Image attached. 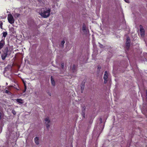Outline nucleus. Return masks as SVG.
<instances>
[{"label":"nucleus","mask_w":147,"mask_h":147,"mask_svg":"<svg viewBox=\"0 0 147 147\" xmlns=\"http://www.w3.org/2000/svg\"><path fill=\"white\" fill-rule=\"evenodd\" d=\"M51 9L49 8H43L41 9L39 12V14L43 18H46L49 17L50 15Z\"/></svg>","instance_id":"f257e3e1"},{"label":"nucleus","mask_w":147,"mask_h":147,"mask_svg":"<svg viewBox=\"0 0 147 147\" xmlns=\"http://www.w3.org/2000/svg\"><path fill=\"white\" fill-rule=\"evenodd\" d=\"M11 53V51L10 49H9L7 47L4 48L2 51V53L1 55V57L2 59L4 60L8 56L10 55Z\"/></svg>","instance_id":"f03ea898"},{"label":"nucleus","mask_w":147,"mask_h":147,"mask_svg":"<svg viewBox=\"0 0 147 147\" xmlns=\"http://www.w3.org/2000/svg\"><path fill=\"white\" fill-rule=\"evenodd\" d=\"M7 19L8 22L10 24H12L14 23L15 20L13 16L11 14H10L8 15Z\"/></svg>","instance_id":"7ed1b4c3"},{"label":"nucleus","mask_w":147,"mask_h":147,"mask_svg":"<svg viewBox=\"0 0 147 147\" xmlns=\"http://www.w3.org/2000/svg\"><path fill=\"white\" fill-rule=\"evenodd\" d=\"M108 74L107 71H105L103 76V79L104 80V83L105 84H106L108 81Z\"/></svg>","instance_id":"20e7f679"},{"label":"nucleus","mask_w":147,"mask_h":147,"mask_svg":"<svg viewBox=\"0 0 147 147\" xmlns=\"http://www.w3.org/2000/svg\"><path fill=\"white\" fill-rule=\"evenodd\" d=\"M45 123L47 128L48 129L50 125L49 123L50 122V120L49 119V117H47L45 119Z\"/></svg>","instance_id":"39448f33"},{"label":"nucleus","mask_w":147,"mask_h":147,"mask_svg":"<svg viewBox=\"0 0 147 147\" xmlns=\"http://www.w3.org/2000/svg\"><path fill=\"white\" fill-rule=\"evenodd\" d=\"M5 45V40L3 39H2L0 41V49H1Z\"/></svg>","instance_id":"423d86ee"},{"label":"nucleus","mask_w":147,"mask_h":147,"mask_svg":"<svg viewBox=\"0 0 147 147\" xmlns=\"http://www.w3.org/2000/svg\"><path fill=\"white\" fill-rule=\"evenodd\" d=\"M126 46L127 49H128L130 46V41H128L127 40H126Z\"/></svg>","instance_id":"0eeeda50"},{"label":"nucleus","mask_w":147,"mask_h":147,"mask_svg":"<svg viewBox=\"0 0 147 147\" xmlns=\"http://www.w3.org/2000/svg\"><path fill=\"white\" fill-rule=\"evenodd\" d=\"M85 83V82H82L81 85V91L82 93H83L84 89Z\"/></svg>","instance_id":"6e6552de"},{"label":"nucleus","mask_w":147,"mask_h":147,"mask_svg":"<svg viewBox=\"0 0 147 147\" xmlns=\"http://www.w3.org/2000/svg\"><path fill=\"white\" fill-rule=\"evenodd\" d=\"M51 80L52 85L54 86L55 85V82L54 79L53 78V76H51Z\"/></svg>","instance_id":"1a4fd4ad"},{"label":"nucleus","mask_w":147,"mask_h":147,"mask_svg":"<svg viewBox=\"0 0 147 147\" xmlns=\"http://www.w3.org/2000/svg\"><path fill=\"white\" fill-rule=\"evenodd\" d=\"M1 91L3 92V93H5L7 94H11V92L7 90H1Z\"/></svg>","instance_id":"9d476101"},{"label":"nucleus","mask_w":147,"mask_h":147,"mask_svg":"<svg viewBox=\"0 0 147 147\" xmlns=\"http://www.w3.org/2000/svg\"><path fill=\"white\" fill-rule=\"evenodd\" d=\"M34 141L35 143L37 144H39V140L38 137H36L34 138Z\"/></svg>","instance_id":"9b49d317"},{"label":"nucleus","mask_w":147,"mask_h":147,"mask_svg":"<svg viewBox=\"0 0 147 147\" xmlns=\"http://www.w3.org/2000/svg\"><path fill=\"white\" fill-rule=\"evenodd\" d=\"M82 30L84 32H87V30L86 29V26L85 24L84 23L82 25Z\"/></svg>","instance_id":"f8f14e48"},{"label":"nucleus","mask_w":147,"mask_h":147,"mask_svg":"<svg viewBox=\"0 0 147 147\" xmlns=\"http://www.w3.org/2000/svg\"><path fill=\"white\" fill-rule=\"evenodd\" d=\"M140 33L144 32V30L142 26L141 25L140 26Z\"/></svg>","instance_id":"ddd939ff"},{"label":"nucleus","mask_w":147,"mask_h":147,"mask_svg":"<svg viewBox=\"0 0 147 147\" xmlns=\"http://www.w3.org/2000/svg\"><path fill=\"white\" fill-rule=\"evenodd\" d=\"M3 116L4 114L0 110V120L2 119Z\"/></svg>","instance_id":"4468645a"},{"label":"nucleus","mask_w":147,"mask_h":147,"mask_svg":"<svg viewBox=\"0 0 147 147\" xmlns=\"http://www.w3.org/2000/svg\"><path fill=\"white\" fill-rule=\"evenodd\" d=\"M16 100L17 102L19 103L22 104L23 103L22 100L21 99H17Z\"/></svg>","instance_id":"2eb2a0df"},{"label":"nucleus","mask_w":147,"mask_h":147,"mask_svg":"<svg viewBox=\"0 0 147 147\" xmlns=\"http://www.w3.org/2000/svg\"><path fill=\"white\" fill-rule=\"evenodd\" d=\"M23 82L24 85V89L23 90V92H25L26 91V89H27V87H26V84L24 81H23Z\"/></svg>","instance_id":"dca6fc26"},{"label":"nucleus","mask_w":147,"mask_h":147,"mask_svg":"<svg viewBox=\"0 0 147 147\" xmlns=\"http://www.w3.org/2000/svg\"><path fill=\"white\" fill-rule=\"evenodd\" d=\"M2 34L3 36L5 38L6 36L7 35V33L6 32H3Z\"/></svg>","instance_id":"f3484780"},{"label":"nucleus","mask_w":147,"mask_h":147,"mask_svg":"<svg viewBox=\"0 0 147 147\" xmlns=\"http://www.w3.org/2000/svg\"><path fill=\"white\" fill-rule=\"evenodd\" d=\"M76 67L75 64H74L73 65L72 69L73 70V72H75L76 70Z\"/></svg>","instance_id":"a211bd4d"},{"label":"nucleus","mask_w":147,"mask_h":147,"mask_svg":"<svg viewBox=\"0 0 147 147\" xmlns=\"http://www.w3.org/2000/svg\"><path fill=\"white\" fill-rule=\"evenodd\" d=\"M3 25V22L2 21H0V28L1 29H3V26H2Z\"/></svg>","instance_id":"6ab92c4d"},{"label":"nucleus","mask_w":147,"mask_h":147,"mask_svg":"<svg viewBox=\"0 0 147 147\" xmlns=\"http://www.w3.org/2000/svg\"><path fill=\"white\" fill-rule=\"evenodd\" d=\"M20 14L16 13L15 14V18H18L20 16Z\"/></svg>","instance_id":"aec40b11"},{"label":"nucleus","mask_w":147,"mask_h":147,"mask_svg":"<svg viewBox=\"0 0 147 147\" xmlns=\"http://www.w3.org/2000/svg\"><path fill=\"white\" fill-rule=\"evenodd\" d=\"M82 114L83 116V117L84 118L85 117V112L84 110V111H82Z\"/></svg>","instance_id":"412c9836"},{"label":"nucleus","mask_w":147,"mask_h":147,"mask_svg":"<svg viewBox=\"0 0 147 147\" xmlns=\"http://www.w3.org/2000/svg\"><path fill=\"white\" fill-rule=\"evenodd\" d=\"M65 43V41L64 40H62L61 42V45H62V46H63V45Z\"/></svg>","instance_id":"4be33fe9"},{"label":"nucleus","mask_w":147,"mask_h":147,"mask_svg":"<svg viewBox=\"0 0 147 147\" xmlns=\"http://www.w3.org/2000/svg\"><path fill=\"white\" fill-rule=\"evenodd\" d=\"M140 35L142 37H144V32L140 33Z\"/></svg>","instance_id":"5701e85b"},{"label":"nucleus","mask_w":147,"mask_h":147,"mask_svg":"<svg viewBox=\"0 0 147 147\" xmlns=\"http://www.w3.org/2000/svg\"><path fill=\"white\" fill-rule=\"evenodd\" d=\"M12 113L13 114V115H15L16 114V112L15 110H13L12 111Z\"/></svg>","instance_id":"b1692460"},{"label":"nucleus","mask_w":147,"mask_h":147,"mask_svg":"<svg viewBox=\"0 0 147 147\" xmlns=\"http://www.w3.org/2000/svg\"><path fill=\"white\" fill-rule=\"evenodd\" d=\"M64 64L63 63H61V67L63 69L64 67Z\"/></svg>","instance_id":"393cba45"},{"label":"nucleus","mask_w":147,"mask_h":147,"mask_svg":"<svg viewBox=\"0 0 147 147\" xmlns=\"http://www.w3.org/2000/svg\"><path fill=\"white\" fill-rule=\"evenodd\" d=\"M100 123H102V119L101 118H100Z\"/></svg>","instance_id":"a878e982"},{"label":"nucleus","mask_w":147,"mask_h":147,"mask_svg":"<svg viewBox=\"0 0 147 147\" xmlns=\"http://www.w3.org/2000/svg\"><path fill=\"white\" fill-rule=\"evenodd\" d=\"M124 0L125 1V2H127V3H129V0Z\"/></svg>","instance_id":"bb28decb"},{"label":"nucleus","mask_w":147,"mask_h":147,"mask_svg":"<svg viewBox=\"0 0 147 147\" xmlns=\"http://www.w3.org/2000/svg\"><path fill=\"white\" fill-rule=\"evenodd\" d=\"M24 8L25 9V8H26V9H30L28 7H24Z\"/></svg>","instance_id":"cd10ccee"},{"label":"nucleus","mask_w":147,"mask_h":147,"mask_svg":"<svg viewBox=\"0 0 147 147\" xmlns=\"http://www.w3.org/2000/svg\"><path fill=\"white\" fill-rule=\"evenodd\" d=\"M127 40L128 41H130V40L129 38V37L127 38Z\"/></svg>","instance_id":"c85d7f7f"},{"label":"nucleus","mask_w":147,"mask_h":147,"mask_svg":"<svg viewBox=\"0 0 147 147\" xmlns=\"http://www.w3.org/2000/svg\"><path fill=\"white\" fill-rule=\"evenodd\" d=\"M40 3L42 1V0H37Z\"/></svg>","instance_id":"c756f323"},{"label":"nucleus","mask_w":147,"mask_h":147,"mask_svg":"<svg viewBox=\"0 0 147 147\" xmlns=\"http://www.w3.org/2000/svg\"><path fill=\"white\" fill-rule=\"evenodd\" d=\"M3 87V89H4V90L5 89H6L5 87Z\"/></svg>","instance_id":"7c9ffc66"},{"label":"nucleus","mask_w":147,"mask_h":147,"mask_svg":"<svg viewBox=\"0 0 147 147\" xmlns=\"http://www.w3.org/2000/svg\"><path fill=\"white\" fill-rule=\"evenodd\" d=\"M11 29H13V30H14V28H12Z\"/></svg>","instance_id":"2f4dec72"},{"label":"nucleus","mask_w":147,"mask_h":147,"mask_svg":"<svg viewBox=\"0 0 147 147\" xmlns=\"http://www.w3.org/2000/svg\"><path fill=\"white\" fill-rule=\"evenodd\" d=\"M0 91H1V86H0Z\"/></svg>","instance_id":"473e14b6"},{"label":"nucleus","mask_w":147,"mask_h":147,"mask_svg":"<svg viewBox=\"0 0 147 147\" xmlns=\"http://www.w3.org/2000/svg\"><path fill=\"white\" fill-rule=\"evenodd\" d=\"M6 84H7V83H6Z\"/></svg>","instance_id":"72a5a7b5"}]
</instances>
